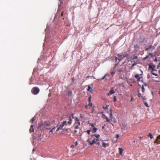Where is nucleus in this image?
<instances>
[{
  "label": "nucleus",
  "mask_w": 160,
  "mask_h": 160,
  "mask_svg": "<svg viewBox=\"0 0 160 160\" xmlns=\"http://www.w3.org/2000/svg\"><path fill=\"white\" fill-rule=\"evenodd\" d=\"M62 119L63 120V122L61 124L58 125L57 126V129L56 131H59L62 129L63 127L65 126H70L72 123V119L71 117L67 116L62 117Z\"/></svg>",
  "instance_id": "obj_1"
},
{
  "label": "nucleus",
  "mask_w": 160,
  "mask_h": 160,
  "mask_svg": "<svg viewBox=\"0 0 160 160\" xmlns=\"http://www.w3.org/2000/svg\"><path fill=\"white\" fill-rule=\"evenodd\" d=\"M54 122L55 121L54 120L51 121L48 120L46 121L43 123V126L46 129H50L52 126L54 125Z\"/></svg>",
  "instance_id": "obj_2"
},
{
  "label": "nucleus",
  "mask_w": 160,
  "mask_h": 160,
  "mask_svg": "<svg viewBox=\"0 0 160 160\" xmlns=\"http://www.w3.org/2000/svg\"><path fill=\"white\" fill-rule=\"evenodd\" d=\"M117 55L118 58V60H119V62H118V63L115 64V67L118 65V63L120 62L122 59H123L124 58L128 56V54L127 53L123 54V53H122L118 54Z\"/></svg>",
  "instance_id": "obj_3"
},
{
  "label": "nucleus",
  "mask_w": 160,
  "mask_h": 160,
  "mask_svg": "<svg viewBox=\"0 0 160 160\" xmlns=\"http://www.w3.org/2000/svg\"><path fill=\"white\" fill-rule=\"evenodd\" d=\"M74 123L73 125L74 128L75 129H78L79 128V126L80 125V120L77 117H76L75 118Z\"/></svg>",
  "instance_id": "obj_4"
},
{
  "label": "nucleus",
  "mask_w": 160,
  "mask_h": 160,
  "mask_svg": "<svg viewBox=\"0 0 160 160\" xmlns=\"http://www.w3.org/2000/svg\"><path fill=\"white\" fill-rule=\"evenodd\" d=\"M40 90L39 88L37 87L33 88L31 90L32 93L35 95H36L39 93Z\"/></svg>",
  "instance_id": "obj_5"
},
{
  "label": "nucleus",
  "mask_w": 160,
  "mask_h": 160,
  "mask_svg": "<svg viewBox=\"0 0 160 160\" xmlns=\"http://www.w3.org/2000/svg\"><path fill=\"white\" fill-rule=\"evenodd\" d=\"M96 139L93 138H92L90 139H88L87 140V142H88L89 145H92L96 142Z\"/></svg>",
  "instance_id": "obj_6"
},
{
  "label": "nucleus",
  "mask_w": 160,
  "mask_h": 160,
  "mask_svg": "<svg viewBox=\"0 0 160 160\" xmlns=\"http://www.w3.org/2000/svg\"><path fill=\"white\" fill-rule=\"evenodd\" d=\"M131 62H133V63H136V62H138V64L139 63V61L138 59V57L137 56H135L134 57V58H132L131 59Z\"/></svg>",
  "instance_id": "obj_7"
},
{
  "label": "nucleus",
  "mask_w": 160,
  "mask_h": 160,
  "mask_svg": "<svg viewBox=\"0 0 160 160\" xmlns=\"http://www.w3.org/2000/svg\"><path fill=\"white\" fill-rule=\"evenodd\" d=\"M124 68L123 67H122L117 69V72L118 74H120L122 72L124 71Z\"/></svg>",
  "instance_id": "obj_8"
},
{
  "label": "nucleus",
  "mask_w": 160,
  "mask_h": 160,
  "mask_svg": "<svg viewBox=\"0 0 160 160\" xmlns=\"http://www.w3.org/2000/svg\"><path fill=\"white\" fill-rule=\"evenodd\" d=\"M115 93V92L113 90V89L111 88L107 94L109 96Z\"/></svg>",
  "instance_id": "obj_9"
},
{
  "label": "nucleus",
  "mask_w": 160,
  "mask_h": 160,
  "mask_svg": "<svg viewBox=\"0 0 160 160\" xmlns=\"http://www.w3.org/2000/svg\"><path fill=\"white\" fill-rule=\"evenodd\" d=\"M151 72L153 75H155V76H158V73L157 72L156 70L155 69L154 70H152Z\"/></svg>",
  "instance_id": "obj_10"
},
{
  "label": "nucleus",
  "mask_w": 160,
  "mask_h": 160,
  "mask_svg": "<svg viewBox=\"0 0 160 160\" xmlns=\"http://www.w3.org/2000/svg\"><path fill=\"white\" fill-rule=\"evenodd\" d=\"M102 117L103 118H105L107 122H110V120L108 118V117L104 114H102ZM110 123H111L110 122Z\"/></svg>",
  "instance_id": "obj_11"
},
{
  "label": "nucleus",
  "mask_w": 160,
  "mask_h": 160,
  "mask_svg": "<svg viewBox=\"0 0 160 160\" xmlns=\"http://www.w3.org/2000/svg\"><path fill=\"white\" fill-rule=\"evenodd\" d=\"M56 129V127L55 126V125H52L51 127V130L49 131V133L50 132L52 133L53 132L55 131V129Z\"/></svg>",
  "instance_id": "obj_12"
},
{
  "label": "nucleus",
  "mask_w": 160,
  "mask_h": 160,
  "mask_svg": "<svg viewBox=\"0 0 160 160\" xmlns=\"http://www.w3.org/2000/svg\"><path fill=\"white\" fill-rule=\"evenodd\" d=\"M155 66L154 65H149V69L152 70H155Z\"/></svg>",
  "instance_id": "obj_13"
},
{
  "label": "nucleus",
  "mask_w": 160,
  "mask_h": 160,
  "mask_svg": "<svg viewBox=\"0 0 160 160\" xmlns=\"http://www.w3.org/2000/svg\"><path fill=\"white\" fill-rule=\"evenodd\" d=\"M135 78L137 79V81L138 82L140 81V78L138 74H136L134 76Z\"/></svg>",
  "instance_id": "obj_14"
},
{
  "label": "nucleus",
  "mask_w": 160,
  "mask_h": 160,
  "mask_svg": "<svg viewBox=\"0 0 160 160\" xmlns=\"http://www.w3.org/2000/svg\"><path fill=\"white\" fill-rule=\"evenodd\" d=\"M34 131V129L33 128V125H31L30 127V128L29 129V132L30 133L33 132Z\"/></svg>",
  "instance_id": "obj_15"
},
{
  "label": "nucleus",
  "mask_w": 160,
  "mask_h": 160,
  "mask_svg": "<svg viewBox=\"0 0 160 160\" xmlns=\"http://www.w3.org/2000/svg\"><path fill=\"white\" fill-rule=\"evenodd\" d=\"M139 48V46L138 44H136L134 46L135 50L136 51H137L138 49Z\"/></svg>",
  "instance_id": "obj_16"
},
{
  "label": "nucleus",
  "mask_w": 160,
  "mask_h": 160,
  "mask_svg": "<svg viewBox=\"0 0 160 160\" xmlns=\"http://www.w3.org/2000/svg\"><path fill=\"white\" fill-rule=\"evenodd\" d=\"M67 92L68 96L71 97L72 95V91L71 90H68V91Z\"/></svg>",
  "instance_id": "obj_17"
},
{
  "label": "nucleus",
  "mask_w": 160,
  "mask_h": 160,
  "mask_svg": "<svg viewBox=\"0 0 160 160\" xmlns=\"http://www.w3.org/2000/svg\"><path fill=\"white\" fill-rule=\"evenodd\" d=\"M94 137H95L97 138H98L100 137L99 134H96L91 135L92 138H93Z\"/></svg>",
  "instance_id": "obj_18"
},
{
  "label": "nucleus",
  "mask_w": 160,
  "mask_h": 160,
  "mask_svg": "<svg viewBox=\"0 0 160 160\" xmlns=\"http://www.w3.org/2000/svg\"><path fill=\"white\" fill-rule=\"evenodd\" d=\"M138 64V62H136V63H133L131 67L130 68V69H133L134 67L136 65V64Z\"/></svg>",
  "instance_id": "obj_19"
},
{
  "label": "nucleus",
  "mask_w": 160,
  "mask_h": 160,
  "mask_svg": "<svg viewBox=\"0 0 160 160\" xmlns=\"http://www.w3.org/2000/svg\"><path fill=\"white\" fill-rule=\"evenodd\" d=\"M119 153L120 155H122V152L123 150L121 148H119Z\"/></svg>",
  "instance_id": "obj_20"
},
{
  "label": "nucleus",
  "mask_w": 160,
  "mask_h": 160,
  "mask_svg": "<svg viewBox=\"0 0 160 160\" xmlns=\"http://www.w3.org/2000/svg\"><path fill=\"white\" fill-rule=\"evenodd\" d=\"M97 130V128L94 127L92 129V132L93 133H95L96 132Z\"/></svg>",
  "instance_id": "obj_21"
},
{
  "label": "nucleus",
  "mask_w": 160,
  "mask_h": 160,
  "mask_svg": "<svg viewBox=\"0 0 160 160\" xmlns=\"http://www.w3.org/2000/svg\"><path fill=\"white\" fill-rule=\"evenodd\" d=\"M103 147H104L105 148L106 147H108L109 146V144L108 143H106L104 142L103 143Z\"/></svg>",
  "instance_id": "obj_22"
},
{
  "label": "nucleus",
  "mask_w": 160,
  "mask_h": 160,
  "mask_svg": "<svg viewBox=\"0 0 160 160\" xmlns=\"http://www.w3.org/2000/svg\"><path fill=\"white\" fill-rule=\"evenodd\" d=\"M109 115H110V118L111 119H112V111L111 110H110V113L109 114Z\"/></svg>",
  "instance_id": "obj_23"
},
{
  "label": "nucleus",
  "mask_w": 160,
  "mask_h": 160,
  "mask_svg": "<svg viewBox=\"0 0 160 160\" xmlns=\"http://www.w3.org/2000/svg\"><path fill=\"white\" fill-rule=\"evenodd\" d=\"M36 119V117L35 116L31 120V122H33V121L35 120Z\"/></svg>",
  "instance_id": "obj_24"
},
{
  "label": "nucleus",
  "mask_w": 160,
  "mask_h": 160,
  "mask_svg": "<svg viewBox=\"0 0 160 160\" xmlns=\"http://www.w3.org/2000/svg\"><path fill=\"white\" fill-rule=\"evenodd\" d=\"M108 75V74H105L102 78L100 79V80H103L104 79H105V78H106V77L107 75Z\"/></svg>",
  "instance_id": "obj_25"
},
{
  "label": "nucleus",
  "mask_w": 160,
  "mask_h": 160,
  "mask_svg": "<svg viewBox=\"0 0 160 160\" xmlns=\"http://www.w3.org/2000/svg\"><path fill=\"white\" fill-rule=\"evenodd\" d=\"M148 136L150 137L151 139H152L153 138L152 135L151 133H149L148 135Z\"/></svg>",
  "instance_id": "obj_26"
},
{
  "label": "nucleus",
  "mask_w": 160,
  "mask_h": 160,
  "mask_svg": "<svg viewBox=\"0 0 160 160\" xmlns=\"http://www.w3.org/2000/svg\"><path fill=\"white\" fill-rule=\"evenodd\" d=\"M91 88L90 86V85L88 86V88L87 89V90L88 91H91Z\"/></svg>",
  "instance_id": "obj_27"
},
{
  "label": "nucleus",
  "mask_w": 160,
  "mask_h": 160,
  "mask_svg": "<svg viewBox=\"0 0 160 160\" xmlns=\"http://www.w3.org/2000/svg\"><path fill=\"white\" fill-rule=\"evenodd\" d=\"M159 139H160V138H158V136H157L155 140L154 141V143H157V141H158V140Z\"/></svg>",
  "instance_id": "obj_28"
},
{
  "label": "nucleus",
  "mask_w": 160,
  "mask_h": 160,
  "mask_svg": "<svg viewBox=\"0 0 160 160\" xmlns=\"http://www.w3.org/2000/svg\"><path fill=\"white\" fill-rule=\"evenodd\" d=\"M88 105L89 107V108H90L92 107V103L90 102L89 103V104H88Z\"/></svg>",
  "instance_id": "obj_29"
},
{
  "label": "nucleus",
  "mask_w": 160,
  "mask_h": 160,
  "mask_svg": "<svg viewBox=\"0 0 160 160\" xmlns=\"http://www.w3.org/2000/svg\"><path fill=\"white\" fill-rule=\"evenodd\" d=\"M142 91V92H144L145 91V89L143 85H142L141 87Z\"/></svg>",
  "instance_id": "obj_30"
},
{
  "label": "nucleus",
  "mask_w": 160,
  "mask_h": 160,
  "mask_svg": "<svg viewBox=\"0 0 160 160\" xmlns=\"http://www.w3.org/2000/svg\"><path fill=\"white\" fill-rule=\"evenodd\" d=\"M117 101V99L116 96L114 97L113 101L114 102H116Z\"/></svg>",
  "instance_id": "obj_31"
},
{
  "label": "nucleus",
  "mask_w": 160,
  "mask_h": 160,
  "mask_svg": "<svg viewBox=\"0 0 160 160\" xmlns=\"http://www.w3.org/2000/svg\"><path fill=\"white\" fill-rule=\"evenodd\" d=\"M115 73V72L112 71L111 72V74L112 75V76H113V75Z\"/></svg>",
  "instance_id": "obj_32"
},
{
  "label": "nucleus",
  "mask_w": 160,
  "mask_h": 160,
  "mask_svg": "<svg viewBox=\"0 0 160 160\" xmlns=\"http://www.w3.org/2000/svg\"><path fill=\"white\" fill-rule=\"evenodd\" d=\"M109 106L108 105H106V106L105 107V109H108V108L109 107Z\"/></svg>",
  "instance_id": "obj_33"
},
{
  "label": "nucleus",
  "mask_w": 160,
  "mask_h": 160,
  "mask_svg": "<svg viewBox=\"0 0 160 160\" xmlns=\"http://www.w3.org/2000/svg\"><path fill=\"white\" fill-rule=\"evenodd\" d=\"M91 131V130H87V132L88 135L90 134V133Z\"/></svg>",
  "instance_id": "obj_34"
},
{
  "label": "nucleus",
  "mask_w": 160,
  "mask_h": 160,
  "mask_svg": "<svg viewBox=\"0 0 160 160\" xmlns=\"http://www.w3.org/2000/svg\"><path fill=\"white\" fill-rule=\"evenodd\" d=\"M91 96H90L88 98L89 102H91Z\"/></svg>",
  "instance_id": "obj_35"
},
{
  "label": "nucleus",
  "mask_w": 160,
  "mask_h": 160,
  "mask_svg": "<svg viewBox=\"0 0 160 160\" xmlns=\"http://www.w3.org/2000/svg\"><path fill=\"white\" fill-rule=\"evenodd\" d=\"M90 125L92 126V127H94V124L92 123H90Z\"/></svg>",
  "instance_id": "obj_36"
},
{
  "label": "nucleus",
  "mask_w": 160,
  "mask_h": 160,
  "mask_svg": "<svg viewBox=\"0 0 160 160\" xmlns=\"http://www.w3.org/2000/svg\"><path fill=\"white\" fill-rule=\"evenodd\" d=\"M144 105L147 107H148V104H147V103L146 102H145L144 103Z\"/></svg>",
  "instance_id": "obj_37"
},
{
  "label": "nucleus",
  "mask_w": 160,
  "mask_h": 160,
  "mask_svg": "<svg viewBox=\"0 0 160 160\" xmlns=\"http://www.w3.org/2000/svg\"><path fill=\"white\" fill-rule=\"evenodd\" d=\"M95 144H96L97 145H98V146H99L100 144V142H96V143H95Z\"/></svg>",
  "instance_id": "obj_38"
},
{
  "label": "nucleus",
  "mask_w": 160,
  "mask_h": 160,
  "mask_svg": "<svg viewBox=\"0 0 160 160\" xmlns=\"http://www.w3.org/2000/svg\"><path fill=\"white\" fill-rule=\"evenodd\" d=\"M125 125H123L122 126V129H124V130H126V129L125 128Z\"/></svg>",
  "instance_id": "obj_39"
},
{
  "label": "nucleus",
  "mask_w": 160,
  "mask_h": 160,
  "mask_svg": "<svg viewBox=\"0 0 160 160\" xmlns=\"http://www.w3.org/2000/svg\"><path fill=\"white\" fill-rule=\"evenodd\" d=\"M148 57H149V56L148 55L146 57H144V59L146 60L148 58Z\"/></svg>",
  "instance_id": "obj_40"
},
{
  "label": "nucleus",
  "mask_w": 160,
  "mask_h": 160,
  "mask_svg": "<svg viewBox=\"0 0 160 160\" xmlns=\"http://www.w3.org/2000/svg\"><path fill=\"white\" fill-rule=\"evenodd\" d=\"M152 45H149L148 47V49H151V48H152Z\"/></svg>",
  "instance_id": "obj_41"
},
{
  "label": "nucleus",
  "mask_w": 160,
  "mask_h": 160,
  "mask_svg": "<svg viewBox=\"0 0 160 160\" xmlns=\"http://www.w3.org/2000/svg\"><path fill=\"white\" fill-rule=\"evenodd\" d=\"M88 107H89V106H88V105H86V106H85V108L86 109H88Z\"/></svg>",
  "instance_id": "obj_42"
},
{
  "label": "nucleus",
  "mask_w": 160,
  "mask_h": 160,
  "mask_svg": "<svg viewBox=\"0 0 160 160\" xmlns=\"http://www.w3.org/2000/svg\"><path fill=\"white\" fill-rule=\"evenodd\" d=\"M98 141H99V139L98 138H96V139L95 141H96V142H98Z\"/></svg>",
  "instance_id": "obj_43"
},
{
  "label": "nucleus",
  "mask_w": 160,
  "mask_h": 160,
  "mask_svg": "<svg viewBox=\"0 0 160 160\" xmlns=\"http://www.w3.org/2000/svg\"><path fill=\"white\" fill-rule=\"evenodd\" d=\"M152 80L155 81V82H159V81H158V80H155V79H152Z\"/></svg>",
  "instance_id": "obj_44"
},
{
  "label": "nucleus",
  "mask_w": 160,
  "mask_h": 160,
  "mask_svg": "<svg viewBox=\"0 0 160 160\" xmlns=\"http://www.w3.org/2000/svg\"><path fill=\"white\" fill-rule=\"evenodd\" d=\"M63 12H62L61 15V16H62H62H63Z\"/></svg>",
  "instance_id": "obj_45"
},
{
  "label": "nucleus",
  "mask_w": 160,
  "mask_h": 160,
  "mask_svg": "<svg viewBox=\"0 0 160 160\" xmlns=\"http://www.w3.org/2000/svg\"><path fill=\"white\" fill-rule=\"evenodd\" d=\"M119 137V135H118V134H117V135H116V138H118V137Z\"/></svg>",
  "instance_id": "obj_46"
},
{
  "label": "nucleus",
  "mask_w": 160,
  "mask_h": 160,
  "mask_svg": "<svg viewBox=\"0 0 160 160\" xmlns=\"http://www.w3.org/2000/svg\"><path fill=\"white\" fill-rule=\"evenodd\" d=\"M78 142L77 141H76L75 142V145L76 146V145H78Z\"/></svg>",
  "instance_id": "obj_47"
},
{
  "label": "nucleus",
  "mask_w": 160,
  "mask_h": 160,
  "mask_svg": "<svg viewBox=\"0 0 160 160\" xmlns=\"http://www.w3.org/2000/svg\"><path fill=\"white\" fill-rule=\"evenodd\" d=\"M160 144V141H158H158H157V144Z\"/></svg>",
  "instance_id": "obj_48"
},
{
  "label": "nucleus",
  "mask_w": 160,
  "mask_h": 160,
  "mask_svg": "<svg viewBox=\"0 0 160 160\" xmlns=\"http://www.w3.org/2000/svg\"><path fill=\"white\" fill-rule=\"evenodd\" d=\"M148 50H149V49H148V48H146L145 49V50L146 51H148Z\"/></svg>",
  "instance_id": "obj_49"
},
{
  "label": "nucleus",
  "mask_w": 160,
  "mask_h": 160,
  "mask_svg": "<svg viewBox=\"0 0 160 160\" xmlns=\"http://www.w3.org/2000/svg\"><path fill=\"white\" fill-rule=\"evenodd\" d=\"M118 58L117 57H116L115 58V60L116 61H117L118 60Z\"/></svg>",
  "instance_id": "obj_50"
},
{
  "label": "nucleus",
  "mask_w": 160,
  "mask_h": 160,
  "mask_svg": "<svg viewBox=\"0 0 160 160\" xmlns=\"http://www.w3.org/2000/svg\"><path fill=\"white\" fill-rule=\"evenodd\" d=\"M73 115H74L73 114H72V118H74Z\"/></svg>",
  "instance_id": "obj_51"
},
{
  "label": "nucleus",
  "mask_w": 160,
  "mask_h": 160,
  "mask_svg": "<svg viewBox=\"0 0 160 160\" xmlns=\"http://www.w3.org/2000/svg\"><path fill=\"white\" fill-rule=\"evenodd\" d=\"M158 138H160V135L158 136Z\"/></svg>",
  "instance_id": "obj_52"
},
{
  "label": "nucleus",
  "mask_w": 160,
  "mask_h": 160,
  "mask_svg": "<svg viewBox=\"0 0 160 160\" xmlns=\"http://www.w3.org/2000/svg\"><path fill=\"white\" fill-rule=\"evenodd\" d=\"M141 95V94L140 93L138 94V97H140Z\"/></svg>",
  "instance_id": "obj_53"
},
{
  "label": "nucleus",
  "mask_w": 160,
  "mask_h": 160,
  "mask_svg": "<svg viewBox=\"0 0 160 160\" xmlns=\"http://www.w3.org/2000/svg\"><path fill=\"white\" fill-rule=\"evenodd\" d=\"M77 130H76L74 131L75 133H77Z\"/></svg>",
  "instance_id": "obj_54"
},
{
  "label": "nucleus",
  "mask_w": 160,
  "mask_h": 160,
  "mask_svg": "<svg viewBox=\"0 0 160 160\" xmlns=\"http://www.w3.org/2000/svg\"><path fill=\"white\" fill-rule=\"evenodd\" d=\"M139 138H140V139L141 140L142 138V137H140Z\"/></svg>",
  "instance_id": "obj_55"
},
{
  "label": "nucleus",
  "mask_w": 160,
  "mask_h": 160,
  "mask_svg": "<svg viewBox=\"0 0 160 160\" xmlns=\"http://www.w3.org/2000/svg\"><path fill=\"white\" fill-rule=\"evenodd\" d=\"M100 113H101V114H102H102H104L103 113V112H100Z\"/></svg>",
  "instance_id": "obj_56"
},
{
  "label": "nucleus",
  "mask_w": 160,
  "mask_h": 160,
  "mask_svg": "<svg viewBox=\"0 0 160 160\" xmlns=\"http://www.w3.org/2000/svg\"><path fill=\"white\" fill-rule=\"evenodd\" d=\"M105 107H104V106H103V107H102V108H103V109H105Z\"/></svg>",
  "instance_id": "obj_57"
},
{
  "label": "nucleus",
  "mask_w": 160,
  "mask_h": 160,
  "mask_svg": "<svg viewBox=\"0 0 160 160\" xmlns=\"http://www.w3.org/2000/svg\"><path fill=\"white\" fill-rule=\"evenodd\" d=\"M41 140V138H39L38 139V141H40Z\"/></svg>",
  "instance_id": "obj_58"
},
{
  "label": "nucleus",
  "mask_w": 160,
  "mask_h": 160,
  "mask_svg": "<svg viewBox=\"0 0 160 160\" xmlns=\"http://www.w3.org/2000/svg\"><path fill=\"white\" fill-rule=\"evenodd\" d=\"M132 99H133V98H131V101H132Z\"/></svg>",
  "instance_id": "obj_59"
},
{
  "label": "nucleus",
  "mask_w": 160,
  "mask_h": 160,
  "mask_svg": "<svg viewBox=\"0 0 160 160\" xmlns=\"http://www.w3.org/2000/svg\"><path fill=\"white\" fill-rule=\"evenodd\" d=\"M104 128V127L103 126V127H102V128L103 129Z\"/></svg>",
  "instance_id": "obj_60"
}]
</instances>
